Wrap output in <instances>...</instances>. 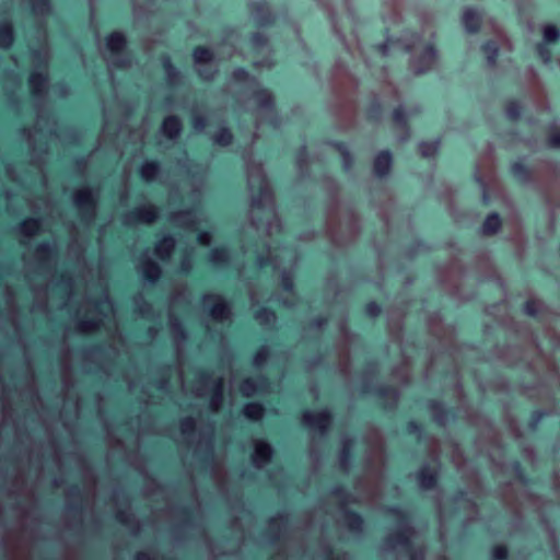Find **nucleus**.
Masks as SVG:
<instances>
[{"label":"nucleus","instance_id":"052dcab7","mask_svg":"<svg viewBox=\"0 0 560 560\" xmlns=\"http://www.w3.org/2000/svg\"><path fill=\"white\" fill-rule=\"evenodd\" d=\"M191 125L196 130H202L207 127L208 120L205 116L197 115L192 117Z\"/></svg>","mask_w":560,"mask_h":560},{"label":"nucleus","instance_id":"a18cd8bd","mask_svg":"<svg viewBox=\"0 0 560 560\" xmlns=\"http://www.w3.org/2000/svg\"><path fill=\"white\" fill-rule=\"evenodd\" d=\"M522 311L524 314L533 318H538L540 313L538 303L534 299L526 300L522 305Z\"/></svg>","mask_w":560,"mask_h":560},{"label":"nucleus","instance_id":"2f4dec72","mask_svg":"<svg viewBox=\"0 0 560 560\" xmlns=\"http://www.w3.org/2000/svg\"><path fill=\"white\" fill-rule=\"evenodd\" d=\"M392 120L396 128L401 129L404 131L409 130V118L405 108L401 105L393 109Z\"/></svg>","mask_w":560,"mask_h":560},{"label":"nucleus","instance_id":"aec40b11","mask_svg":"<svg viewBox=\"0 0 560 560\" xmlns=\"http://www.w3.org/2000/svg\"><path fill=\"white\" fill-rule=\"evenodd\" d=\"M142 277L150 284H155L162 277V268L154 260L147 259L142 264Z\"/></svg>","mask_w":560,"mask_h":560},{"label":"nucleus","instance_id":"f704fd0d","mask_svg":"<svg viewBox=\"0 0 560 560\" xmlns=\"http://www.w3.org/2000/svg\"><path fill=\"white\" fill-rule=\"evenodd\" d=\"M506 117L512 121H517L523 113V106L517 100H510L504 104Z\"/></svg>","mask_w":560,"mask_h":560},{"label":"nucleus","instance_id":"a878e982","mask_svg":"<svg viewBox=\"0 0 560 560\" xmlns=\"http://www.w3.org/2000/svg\"><path fill=\"white\" fill-rule=\"evenodd\" d=\"M175 247V240L171 235H165L162 240H160L154 248L155 255L161 259H166L171 256L173 249Z\"/></svg>","mask_w":560,"mask_h":560},{"label":"nucleus","instance_id":"5701e85b","mask_svg":"<svg viewBox=\"0 0 560 560\" xmlns=\"http://www.w3.org/2000/svg\"><path fill=\"white\" fill-rule=\"evenodd\" d=\"M14 42V30L10 20L0 22V49H9Z\"/></svg>","mask_w":560,"mask_h":560},{"label":"nucleus","instance_id":"cd10ccee","mask_svg":"<svg viewBox=\"0 0 560 560\" xmlns=\"http://www.w3.org/2000/svg\"><path fill=\"white\" fill-rule=\"evenodd\" d=\"M192 59L196 63H209L214 60V52L213 50L203 45H197L192 48L191 51Z\"/></svg>","mask_w":560,"mask_h":560},{"label":"nucleus","instance_id":"f257e3e1","mask_svg":"<svg viewBox=\"0 0 560 560\" xmlns=\"http://www.w3.org/2000/svg\"><path fill=\"white\" fill-rule=\"evenodd\" d=\"M387 513L393 516L400 526L385 538V544L389 547H400L409 556L410 560H417L418 552L410 539L413 532L410 526L406 525L409 520L408 514L397 505L389 506Z\"/></svg>","mask_w":560,"mask_h":560},{"label":"nucleus","instance_id":"79ce46f5","mask_svg":"<svg viewBox=\"0 0 560 560\" xmlns=\"http://www.w3.org/2000/svg\"><path fill=\"white\" fill-rule=\"evenodd\" d=\"M21 237L32 238L35 236V218L25 219L19 226Z\"/></svg>","mask_w":560,"mask_h":560},{"label":"nucleus","instance_id":"603ef678","mask_svg":"<svg viewBox=\"0 0 560 560\" xmlns=\"http://www.w3.org/2000/svg\"><path fill=\"white\" fill-rule=\"evenodd\" d=\"M223 399V382L221 378H218L213 382V386L211 389V401L212 404H219Z\"/></svg>","mask_w":560,"mask_h":560},{"label":"nucleus","instance_id":"69168bd1","mask_svg":"<svg viewBox=\"0 0 560 560\" xmlns=\"http://www.w3.org/2000/svg\"><path fill=\"white\" fill-rule=\"evenodd\" d=\"M256 262H257V265L260 268L272 267L273 266V258L271 256H269V255H267V256H258L257 259H256Z\"/></svg>","mask_w":560,"mask_h":560},{"label":"nucleus","instance_id":"ddd939ff","mask_svg":"<svg viewBox=\"0 0 560 560\" xmlns=\"http://www.w3.org/2000/svg\"><path fill=\"white\" fill-rule=\"evenodd\" d=\"M428 409L432 411L433 419L436 424L444 425L447 420H454L456 418V411L454 408H446L440 400L431 399L428 404Z\"/></svg>","mask_w":560,"mask_h":560},{"label":"nucleus","instance_id":"2eb2a0df","mask_svg":"<svg viewBox=\"0 0 560 560\" xmlns=\"http://www.w3.org/2000/svg\"><path fill=\"white\" fill-rule=\"evenodd\" d=\"M482 14L474 8H467L462 13V23L469 34H477L482 26Z\"/></svg>","mask_w":560,"mask_h":560},{"label":"nucleus","instance_id":"a211bd4d","mask_svg":"<svg viewBox=\"0 0 560 560\" xmlns=\"http://www.w3.org/2000/svg\"><path fill=\"white\" fill-rule=\"evenodd\" d=\"M67 494L72 501L66 506V509L74 518L77 515L81 514L83 510L82 502L84 497L78 483H71Z\"/></svg>","mask_w":560,"mask_h":560},{"label":"nucleus","instance_id":"49530a36","mask_svg":"<svg viewBox=\"0 0 560 560\" xmlns=\"http://www.w3.org/2000/svg\"><path fill=\"white\" fill-rule=\"evenodd\" d=\"M512 471H513V476L516 480L523 482V483H529L530 482V479L528 478L527 476V472L524 468V466L522 465V463L520 460H514L513 464H512Z\"/></svg>","mask_w":560,"mask_h":560},{"label":"nucleus","instance_id":"b1692460","mask_svg":"<svg viewBox=\"0 0 560 560\" xmlns=\"http://www.w3.org/2000/svg\"><path fill=\"white\" fill-rule=\"evenodd\" d=\"M510 172L521 183H528L532 179V170L521 160L511 163Z\"/></svg>","mask_w":560,"mask_h":560},{"label":"nucleus","instance_id":"5fc2aeb1","mask_svg":"<svg viewBox=\"0 0 560 560\" xmlns=\"http://www.w3.org/2000/svg\"><path fill=\"white\" fill-rule=\"evenodd\" d=\"M269 357V349L266 346H260L253 355V361L256 365H261Z\"/></svg>","mask_w":560,"mask_h":560},{"label":"nucleus","instance_id":"e2e57ef3","mask_svg":"<svg viewBox=\"0 0 560 560\" xmlns=\"http://www.w3.org/2000/svg\"><path fill=\"white\" fill-rule=\"evenodd\" d=\"M327 317L318 315L310 322V327L320 329L327 325Z\"/></svg>","mask_w":560,"mask_h":560},{"label":"nucleus","instance_id":"9d476101","mask_svg":"<svg viewBox=\"0 0 560 560\" xmlns=\"http://www.w3.org/2000/svg\"><path fill=\"white\" fill-rule=\"evenodd\" d=\"M249 10L258 26L267 27L276 23V16L266 1H255L250 3Z\"/></svg>","mask_w":560,"mask_h":560},{"label":"nucleus","instance_id":"c9c22d12","mask_svg":"<svg viewBox=\"0 0 560 560\" xmlns=\"http://www.w3.org/2000/svg\"><path fill=\"white\" fill-rule=\"evenodd\" d=\"M160 61L163 70L166 72L171 82L176 81L180 77L179 72L177 71L171 57L167 54H162L160 56Z\"/></svg>","mask_w":560,"mask_h":560},{"label":"nucleus","instance_id":"9b49d317","mask_svg":"<svg viewBox=\"0 0 560 560\" xmlns=\"http://www.w3.org/2000/svg\"><path fill=\"white\" fill-rule=\"evenodd\" d=\"M416 480L423 490L435 489L440 480L438 467H430L428 465L420 467L416 471Z\"/></svg>","mask_w":560,"mask_h":560},{"label":"nucleus","instance_id":"a19ab883","mask_svg":"<svg viewBox=\"0 0 560 560\" xmlns=\"http://www.w3.org/2000/svg\"><path fill=\"white\" fill-rule=\"evenodd\" d=\"M547 412L544 409H534L527 420V425L530 430L535 431L540 425L541 421L546 418Z\"/></svg>","mask_w":560,"mask_h":560},{"label":"nucleus","instance_id":"338daca9","mask_svg":"<svg viewBox=\"0 0 560 560\" xmlns=\"http://www.w3.org/2000/svg\"><path fill=\"white\" fill-rule=\"evenodd\" d=\"M340 158H341L343 166L346 168H350L353 166L354 158L350 150H348L347 152H343Z\"/></svg>","mask_w":560,"mask_h":560},{"label":"nucleus","instance_id":"dca6fc26","mask_svg":"<svg viewBox=\"0 0 560 560\" xmlns=\"http://www.w3.org/2000/svg\"><path fill=\"white\" fill-rule=\"evenodd\" d=\"M436 60H438L436 47L434 46V44L428 43L423 47V49L418 58L419 67L417 69V72L421 73V74L428 72L435 65Z\"/></svg>","mask_w":560,"mask_h":560},{"label":"nucleus","instance_id":"412c9836","mask_svg":"<svg viewBox=\"0 0 560 560\" xmlns=\"http://www.w3.org/2000/svg\"><path fill=\"white\" fill-rule=\"evenodd\" d=\"M241 412L249 421H259L262 419L266 408L261 401H248L243 406Z\"/></svg>","mask_w":560,"mask_h":560},{"label":"nucleus","instance_id":"f03ea898","mask_svg":"<svg viewBox=\"0 0 560 560\" xmlns=\"http://www.w3.org/2000/svg\"><path fill=\"white\" fill-rule=\"evenodd\" d=\"M330 494L339 499V508L342 512V522L345 526L354 534L363 532L364 518L358 511L348 509L349 503H354L357 500L347 490L342 483H338L330 490Z\"/></svg>","mask_w":560,"mask_h":560},{"label":"nucleus","instance_id":"f3484780","mask_svg":"<svg viewBox=\"0 0 560 560\" xmlns=\"http://www.w3.org/2000/svg\"><path fill=\"white\" fill-rule=\"evenodd\" d=\"M161 131L168 140L177 139L183 131L182 119L177 115H168L164 117L161 125Z\"/></svg>","mask_w":560,"mask_h":560},{"label":"nucleus","instance_id":"864d4df0","mask_svg":"<svg viewBox=\"0 0 560 560\" xmlns=\"http://www.w3.org/2000/svg\"><path fill=\"white\" fill-rule=\"evenodd\" d=\"M549 147L560 149V128L550 127L547 133Z\"/></svg>","mask_w":560,"mask_h":560},{"label":"nucleus","instance_id":"4468645a","mask_svg":"<svg viewBox=\"0 0 560 560\" xmlns=\"http://www.w3.org/2000/svg\"><path fill=\"white\" fill-rule=\"evenodd\" d=\"M393 167V154L389 150L380 151L373 160V172L374 174L383 178L390 173Z\"/></svg>","mask_w":560,"mask_h":560},{"label":"nucleus","instance_id":"39448f33","mask_svg":"<svg viewBox=\"0 0 560 560\" xmlns=\"http://www.w3.org/2000/svg\"><path fill=\"white\" fill-rule=\"evenodd\" d=\"M73 203L83 221H90L95 217L96 197L91 186L84 185L75 190L73 194Z\"/></svg>","mask_w":560,"mask_h":560},{"label":"nucleus","instance_id":"13d9d810","mask_svg":"<svg viewBox=\"0 0 560 560\" xmlns=\"http://www.w3.org/2000/svg\"><path fill=\"white\" fill-rule=\"evenodd\" d=\"M115 518L117 522H119L120 524L126 525V526H130L133 521L131 515L125 510H119L116 513Z\"/></svg>","mask_w":560,"mask_h":560},{"label":"nucleus","instance_id":"20e7f679","mask_svg":"<svg viewBox=\"0 0 560 560\" xmlns=\"http://www.w3.org/2000/svg\"><path fill=\"white\" fill-rule=\"evenodd\" d=\"M334 415L328 408L317 411L303 410L301 412V424L311 431L317 432L319 435H326L331 427Z\"/></svg>","mask_w":560,"mask_h":560},{"label":"nucleus","instance_id":"1a4fd4ad","mask_svg":"<svg viewBox=\"0 0 560 560\" xmlns=\"http://www.w3.org/2000/svg\"><path fill=\"white\" fill-rule=\"evenodd\" d=\"M158 208L152 203H147L132 209L126 214V223H152L158 219Z\"/></svg>","mask_w":560,"mask_h":560},{"label":"nucleus","instance_id":"6ab92c4d","mask_svg":"<svg viewBox=\"0 0 560 560\" xmlns=\"http://www.w3.org/2000/svg\"><path fill=\"white\" fill-rule=\"evenodd\" d=\"M252 98L261 109L273 110L276 108V100L273 93L264 86L254 90Z\"/></svg>","mask_w":560,"mask_h":560},{"label":"nucleus","instance_id":"c03bdc74","mask_svg":"<svg viewBox=\"0 0 560 560\" xmlns=\"http://www.w3.org/2000/svg\"><path fill=\"white\" fill-rule=\"evenodd\" d=\"M404 431L409 436H417L420 438L422 433L424 432V428L421 422L417 420H409L405 427Z\"/></svg>","mask_w":560,"mask_h":560},{"label":"nucleus","instance_id":"58836bf2","mask_svg":"<svg viewBox=\"0 0 560 560\" xmlns=\"http://www.w3.org/2000/svg\"><path fill=\"white\" fill-rule=\"evenodd\" d=\"M545 44H556L560 39V28L555 24H548L542 30Z\"/></svg>","mask_w":560,"mask_h":560},{"label":"nucleus","instance_id":"bb28decb","mask_svg":"<svg viewBox=\"0 0 560 560\" xmlns=\"http://www.w3.org/2000/svg\"><path fill=\"white\" fill-rule=\"evenodd\" d=\"M73 280L71 277V273L68 270H62L56 273L55 276V288L57 291L61 294H68L71 287H72Z\"/></svg>","mask_w":560,"mask_h":560},{"label":"nucleus","instance_id":"8fccbe9b","mask_svg":"<svg viewBox=\"0 0 560 560\" xmlns=\"http://www.w3.org/2000/svg\"><path fill=\"white\" fill-rule=\"evenodd\" d=\"M248 42L256 48H264L268 44V37L261 32H253L248 36Z\"/></svg>","mask_w":560,"mask_h":560},{"label":"nucleus","instance_id":"6e6552de","mask_svg":"<svg viewBox=\"0 0 560 560\" xmlns=\"http://www.w3.org/2000/svg\"><path fill=\"white\" fill-rule=\"evenodd\" d=\"M270 381L265 374H259L256 377H247L240 385V392L244 397H252L255 394L260 395L267 392Z\"/></svg>","mask_w":560,"mask_h":560},{"label":"nucleus","instance_id":"0eeeda50","mask_svg":"<svg viewBox=\"0 0 560 560\" xmlns=\"http://www.w3.org/2000/svg\"><path fill=\"white\" fill-rule=\"evenodd\" d=\"M205 301L211 302L208 313L212 319L223 322L231 316V305L222 295L210 294L205 296Z\"/></svg>","mask_w":560,"mask_h":560},{"label":"nucleus","instance_id":"4d7b16f0","mask_svg":"<svg viewBox=\"0 0 560 560\" xmlns=\"http://www.w3.org/2000/svg\"><path fill=\"white\" fill-rule=\"evenodd\" d=\"M196 424L192 418H185L180 420V430L183 434H190L195 431Z\"/></svg>","mask_w":560,"mask_h":560},{"label":"nucleus","instance_id":"0e129e2a","mask_svg":"<svg viewBox=\"0 0 560 560\" xmlns=\"http://www.w3.org/2000/svg\"><path fill=\"white\" fill-rule=\"evenodd\" d=\"M21 132H22V136L26 139L30 149L34 150L35 149V142H34V139H33L34 130L32 128H23L21 130Z\"/></svg>","mask_w":560,"mask_h":560},{"label":"nucleus","instance_id":"ea45409f","mask_svg":"<svg viewBox=\"0 0 560 560\" xmlns=\"http://www.w3.org/2000/svg\"><path fill=\"white\" fill-rule=\"evenodd\" d=\"M254 318L260 324H267L276 318V312L271 307L262 306L254 313Z\"/></svg>","mask_w":560,"mask_h":560},{"label":"nucleus","instance_id":"c756f323","mask_svg":"<svg viewBox=\"0 0 560 560\" xmlns=\"http://www.w3.org/2000/svg\"><path fill=\"white\" fill-rule=\"evenodd\" d=\"M208 260L214 266H226L230 260V252L228 247L220 246L211 250Z\"/></svg>","mask_w":560,"mask_h":560},{"label":"nucleus","instance_id":"680f3d73","mask_svg":"<svg viewBox=\"0 0 560 560\" xmlns=\"http://www.w3.org/2000/svg\"><path fill=\"white\" fill-rule=\"evenodd\" d=\"M325 560H343V552L339 550H335L332 548H327L325 553Z\"/></svg>","mask_w":560,"mask_h":560},{"label":"nucleus","instance_id":"c85d7f7f","mask_svg":"<svg viewBox=\"0 0 560 560\" xmlns=\"http://www.w3.org/2000/svg\"><path fill=\"white\" fill-rule=\"evenodd\" d=\"M212 140L220 147H229L234 141V135L228 126H221L212 135Z\"/></svg>","mask_w":560,"mask_h":560},{"label":"nucleus","instance_id":"f8f14e48","mask_svg":"<svg viewBox=\"0 0 560 560\" xmlns=\"http://www.w3.org/2000/svg\"><path fill=\"white\" fill-rule=\"evenodd\" d=\"M273 453L275 451L270 443L259 440L255 443L252 462L257 468H260L271 462Z\"/></svg>","mask_w":560,"mask_h":560},{"label":"nucleus","instance_id":"e433bc0d","mask_svg":"<svg viewBox=\"0 0 560 560\" xmlns=\"http://www.w3.org/2000/svg\"><path fill=\"white\" fill-rule=\"evenodd\" d=\"M366 117L370 121H378L383 115L384 107L378 100H373L366 106Z\"/></svg>","mask_w":560,"mask_h":560},{"label":"nucleus","instance_id":"09e8293b","mask_svg":"<svg viewBox=\"0 0 560 560\" xmlns=\"http://www.w3.org/2000/svg\"><path fill=\"white\" fill-rule=\"evenodd\" d=\"M288 522V516L284 513H279L276 517L269 520L270 529L269 535L272 541L277 540L279 537L275 532V526L280 524H285Z\"/></svg>","mask_w":560,"mask_h":560},{"label":"nucleus","instance_id":"473e14b6","mask_svg":"<svg viewBox=\"0 0 560 560\" xmlns=\"http://www.w3.org/2000/svg\"><path fill=\"white\" fill-rule=\"evenodd\" d=\"M353 446H354L353 439H346L342 441V446L339 451V460H340V465L342 467L348 466V464L352 460Z\"/></svg>","mask_w":560,"mask_h":560},{"label":"nucleus","instance_id":"4be33fe9","mask_svg":"<svg viewBox=\"0 0 560 560\" xmlns=\"http://www.w3.org/2000/svg\"><path fill=\"white\" fill-rule=\"evenodd\" d=\"M503 221L499 213H489L482 222L481 230L485 235L492 236L502 228Z\"/></svg>","mask_w":560,"mask_h":560},{"label":"nucleus","instance_id":"7c9ffc66","mask_svg":"<svg viewBox=\"0 0 560 560\" xmlns=\"http://www.w3.org/2000/svg\"><path fill=\"white\" fill-rule=\"evenodd\" d=\"M160 162L156 160L148 161L142 164V166L139 170L140 176L145 182H152L155 179L156 175L160 172Z\"/></svg>","mask_w":560,"mask_h":560},{"label":"nucleus","instance_id":"72a5a7b5","mask_svg":"<svg viewBox=\"0 0 560 560\" xmlns=\"http://www.w3.org/2000/svg\"><path fill=\"white\" fill-rule=\"evenodd\" d=\"M440 141H421L418 144V152L421 156L430 159L436 156L439 153Z\"/></svg>","mask_w":560,"mask_h":560},{"label":"nucleus","instance_id":"6e6d98bb","mask_svg":"<svg viewBox=\"0 0 560 560\" xmlns=\"http://www.w3.org/2000/svg\"><path fill=\"white\" fill-rule=\"evenodd\" d=\"M280 283L285 292H292L295 288L294 278L288 271L282 272Z\"/></svg>","mask_w":560,"mask_h":560},{"label":"nucleus","instance_id":"393cba45","mask_svg":"<svg viewBox=\"0 0 560 560\" xmlns=\"http://www.w3.org/2000/svg\"><path fill=\"white\" fill-rule=\"evenodd\" d=\"M480 51L487 59V62L490 66H495L499 55H500V48L495 40L488 39L483 42L480 46Z\"/></svg>","mask_w":560,"mask_h":560},{"label":"nucleus","instance_id":"774afa93","mask_svg":"<svg viewBox=\"0 0 560 560\" xmlns=\"http://www.w3.org/2000/svg\"><path fill=\"white\" fill-rule=\"evenodd\" d=\"M255 194H257L264 200L272 196L271 190L266 185H260Z\"/></svg>","mask_w":560,"mask_h":560},{"label":"nucleus","instance_id":"423d86ee","mask_svg":"<svg viewBox=\"0 0 560 560\" xmlns=\"http://www.w3.org/2000/svg\"><path fill=\"white\" fill-rule=\"evenodd\" d=\"M361 392L374 395L376 399L382 402V408L385 410H394L397 406L399 393L395 386H371L369 383H363L361 386Z\"/></svg>","mask_w":560,"mask_h":560},{"label":"nucleus","instance_id":"de8ad7c7","mask_svg":"<svg viewBox=\"0 0 560 560\" xmlns=\"http://www.w3.org/2000/svg\"><path fill=\"white\" fill-rule=\"evenodd\" d=\"M509 548L503 544L493 545L490 549L492 560H509Z\"/></svg>","mask_w":560,"mask_h":560},{"label":"nucleus","instance_id":"bf43d9fd","mask_svg":"<svg viewBox=\"0 0 560 560\" xmlns=\"http://www.w3.org/2000/svg\"><path fill=\"white\" fill-rule=\"evenodd\" d=\"M341 156L343 152L349 150L348 144L343 140H331L328 143Z\"/></svg>","mask_w":560,"mask_h":560},{"label":"nucleus","instance_id":"3c124183","mask_svg":"<svg viewBox=\"0 0 560 560\" xmlns=\"http://www.w3.org/2000/svg\"><path fill=\"white\" fill-rule=\"evenodd\" d=\"M538 57L545 62L549 63L552 59V51L548 44L538 43L535 47Z\"/></svg>","mask_w":560,"mask_h":560},{"label":"nucleus","instance_id":"37998d69","mask_svg":"<svg viewBox=\"0 0 560 560\" xmlns=\"http://www.w3.org/2000/svg\"><path fill=\"white\" fill-rule=\"evenodd\" d=\"M363 313L366 317L375 319L382 314V305L376 301H369L363 305Z\"/></svg>","mask_w":560,"mask_h":560},{"label":"nucleus","instance_id":"7ed1b4c3","mask_svg":"<svg viewBox=\"0 0 560 560\" xmlns=\"http://www.w3.org/2000/svg\"><path fill=\"white\" fill-rule=\"evenodd\" d=\"M105 46L113 58V65L118 69L126 68L129 62L130 50L127 36L120 31H113L105 36Z\"/></svg>","mask_w":560,"mask_h":560},{"label":"nucleus","instance_id":"4c0bfd02","mask_svg":"<svg viewBox=\"0 0 560 560\" xmlns=\"http://www.w3.org/2000/svg\"><path fill=\"white\" fill-rule=\"evenodd\" d=\"M232 80L236 83H255L257 84V80L255 77H253L246 68L244 67H237L233 70Z\"/></svg>","mask_w":560,"mask_h":560}]
</instances>
